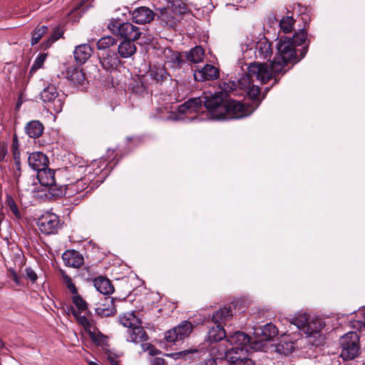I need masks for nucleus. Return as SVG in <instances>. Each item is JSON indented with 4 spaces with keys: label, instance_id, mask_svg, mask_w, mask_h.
Listing matches in <instances>:
<instances>
[{
    "label": "nucleus",
    "instance_id": "nucleus-1",
    "mask_svg": "<svg viewBox=\"0 0 365 365\" xmlns=\"http://www.w3.org/2000/svg\"><path fill=\"white\" fill-rule=\"evenodd\" d=\"M205 107L215 119H238L250 115L255 108L237 101H224L220 93H204L201 98L188 100L179 106L181 113H198Z\"/></svg>",
    "mask_w": 365,
    "mask_h": 365
},
{
    "label": "nucleus",
    "instance_id": "nucleus-2",
    "mask_svg": "<svg viewBox=\"0 0 365 365\" xmlns=\"http://www.w3.org/2000/svg\"><path fill=\"white\" fill-rule=\"evenodd\" d=\"M272 78H276L269 72L268 65L265 63H251L248 66L246 76L238 80V86L241 91H246L247 96L252 100L257 101L260 93L259 86L254 84L255 79L262 84L267 83ZM255 109L258 106L259 102L254 101Z\"/></svg>",
    "mask_w": 365,
    "mask_h": 365
},
{
    "label": "nucleus",
    "instance_id": "nucleus-3",
    "mask_svg": "<svg viewBox=\"0 0 365 365\" xmlns=\"http://www.w3.org/2000/svg\"><path fill=\"white\" fill-rule=\"evenodd\" d=\"M277 52L272 62L268 65L269 72L276 78L280 73L284 74L289 70V64H295L302 58L306 53L307 48L304 47L299 57L297 54L295 46L291 42L290 38L282 36L277 44Z\"/></svg>",
    "mask_w": 365,
    "mask_h": 365
},
{
    "label": "nucleus",
    "instance_id": "nucleus-4",
    "mask_svg": "<svg viewBox=\"0 0 365 365\" xmlns=\"http://www.w3.org/2000/svg\"><path fill=\"white\" fill-rule=\"evenodd\" d=\"M242 51L249 56L253 48L257 59L265 60L270 58L273 54L272 43L265 37L255 41L252 38L247 36L241 43Z\"/></svg>",
    "mask_w": 365,
    "mask_h": 365
},
{
    "label": "nucleus",
    "instance_id": "nucleus-5",
    "mask_svg": "<svg viewBox=\"0 0 365 365\" xmlns=\"http://www.w3.org/2000/svg\"><path fill=\"white\" fill-rule=\"evenodd\" d=\"M107 27L113 35L124 38V40L136 41L141 34L139 27L129 22L120 23L116 19H111Z\"/></svg>",
    "mask_w": 365,
    "mask_h": 365
},
{
    "label": "nucleus",
    "instance_id": "nucleus-6",
    "mask_svg": "<svg viewBox=\"0 0 365 365\" xmlns=\"http://www.w3.org/2000/svg\"><path fill=\"white\" fill-rule=\"evenodd\" d=\"M359 337L356 332L350 331L341 339V356L344 360H351L358 356Z\"/></svg>",
    "mask_w": 365,
    "mask_h": 365
},
{
    "label": "nucleus",
    "instance_id": "nucleus-7",
    "mask_svg": "<svg viewBox=\"0 0 365 365\" xmlns=\"http://www.w3.org/2000/svg\"><path fill=\"white\" fill-rule=\"evenodd\" d=\"M37 178L41 185L49 187V193L52 196L61 197L66 193L63 186H57L56 184L55 171L53 170L46 167V168L37 173Z\"/></svg>",
    "mask_w": 365,
    "mask_h": 365
},
{
    "label": "nucleus",
    "instance_id": "nucleus-8",
    "mask_svg": "<svg viewBox=\"0 0 365 365\" xmlns=\"http://www.w3.org/2000/svg\"><path fill=\"white\" fill-rule=\"evenodd\" d=\"M290 325L297 327L304 334L311 336L313 333L320 331L322 328L320 322L310 321L309 316L305 313H299L289 321Z\"/></svg>",
    "mask_w": 365,
    "mask_h": 365
},
{
    "label": "nucleus",
    "instance_id": "nucleus-9",
    "mask_svg": "<svg viewBox=\"0 0 365 365\" xmlns=\"http://www.w3.org/2000/svg\"><path fill=\"white\" fill-rule=\"evenodd\" d=\"M61 225L59 217L52 212L42 215L38 220L40 231L46 235L56 233Z\"/></svg>",
    "mask_w": 365,
    "mask_h": 365
},
{
    "label": "nucleus",
    "instance_id": "nucleus-10",
    "mask_svg": "<svg viewBox=\"0 0 365 365\" xmlns=\"http://www.w3.org/2000/svg\"><path fill=\"white\" fill-rule=\"evenodd\" d=\"M193 329L192 324L189 321L182 322L178 327L168 331L165 339L168 342L181 341L188 337Z\"/></svg>",
    "mask_w": 365,
    "mask_h": 365
},
{
    "label": "nucleus",
    "instance_id": "nucleus-11",
    "mask_svg": "<svg viewBox=\"0 0 365 365\" xmlns=\"http://www.w3.org/2000/svg\"><path fill=\"white\" fill-rule=\"evenodd\" d=\"M225 357L229 365H255L254 362L248 357L247 349L240 351L227 350Z\"/></svg>",
    "mask_w": 365,
    "mask_h": 365
},
{
    "label": "nucleus",
    "instance_id": "nucleus-12",
    "mask_svg": "<svg viewBox=\"0 0 365 365\" xmlns=\"http://www.w3.org/2000/svg\"><path fill=\"white\" fill-rule=\"evenodd\" d=\"M40 96L43 101L53 103L56 112L61 111L63 101L59 98L57 89L54 86H48L41 92Z\"/></svg>",
    "mask_w": 365,
    "mask_h": 365
},
{
    "label": "nucleus",
    "instance_id": "nucleus-13",
    "mask_svg": "<svg viewBox=\"0 0 365 365\" xmlns=\"http://www.w3.org/2000/svg\"><path fill=\"white\" fill-rule=\"evenodd\" d=\"M226 341L230 346V348L227 349V350L236 351L241 349H247V346L250 342V338L244 332L237 331L232 335L227 336Z\"/></svg>",
    "mask_w": 365,
    "mask_h": 365
},
{
    "label": "nucleus",
    "instance_id": "nucleus-14",
    "mask_svg": "<svg viewBox=\"0 0 365 365\" xmlns=\"http://www.w3.org/2000/svg\"><path fill=\"white\" fill-rule=\"evenodd\" d=\"M219 76V70L211 64H206L194 73V78L198 81L215 80L217 79Z\"/></svg>",
    "mask_w": 365,
    "mask_h": 365
},
{
    "label": "nucleus",
    "instance_id": "nucleus-15",
    "mask_svg": "<svg viewBox=\"0 0 365 365\" xmlns=\"http://www.w3.org/2000/svg\"><path fill=\"white\" fill-rule=\"evenodd\" d=\"M62 259L67 267L79 268L84 263L83 255L74 250H68L62 255Z\"/></svg>",
    "mask_w": 365,
    "mask_h": 365
},
{
    "label": "nucleus",
    "instance_id": "nucleus-16",
    "mask_svg": "<svg viewBox=\"0 0 365 365\" xmlns=\"http://www.w3.org/2000/svg\"><path fill=\"white\" fill-rule=\"evenodd\" d=\"M278 334V329L272 323H267L262 327L255 329V334L259 341H270Z\"/></svg>",
    "mask_w": 365,
    "mask_h": 365
},
{
    "label": "nucleus",
    "instance_id": "nucleus-17",
    "mask_svg": "<svg viewBox=\"0 0 365 365\" xmlns=\"http://www.w3.org/2000/svg\"><path fill=\"white\" fill-rule=\"evenodd\" d=\"M28 163L33 170L38 173L40 170L46 168V167H48V160L47 156L43 153L36 152L29 156Z\"/></svg>",
    "mask_w": 365,
    "mask_h": 365
},
{
    "label": "nucleus",
    "instance_id": "nucleus-18",
    "mask_svg": "<svg viewBox=\"0 0 365 365\" xmlns=\"http://www.w3.org/2000/svg\"><path fill=\"white\" fill-rule=\"evenodd\" d=\"M153 11L145 6L135 9L132 14L133 21L140 24L149 23L153 19Z\"/></svg>",
    "mask_w": 365,
    "mask_h": 365
},
{
    "label": "nucleus",
    "instance_id": "nucleus-19",
    "mask_svg": "<svg viewBox=\"0 0 365 365\" xmlns=\"http://www.w3.org/2000/svg\"><path fill=\"white\" fill-rule=\"evenodd\" d=\"M93 48L88 43L77 46L73 51L74 59L78 64L85 63L91 56Z\"/></svg>",
    "mask_w": 365,
    "mask_h": 365
},
{
    "label": "nucleus",
    "instance_id": "nucleus-20",
    "mask_svg": "<svg viewBox=\"0 0 365 365\" xmlns=\"http://www.w3.org/2000/svg\"><path fill=\"white\" fill-rule=\"evenodd\" d=\"M127 340L134 344H142L148 340V335L141 325H138L128 330Z\"/></svg>",
    "mask_w": 365,
    "mask_h": 365
},
{
    "label": "nucleus",
    "instance_id": "nucleus-21",
    "mask_svg": "<svg viewBox=\"0 0 365 365\" xmlns=\"http://www.w3.org/2000/svg\"><path fill=\"white\" fill-rule=\"evenodd\" d=\"M100 63L104 69L110 71L117 68L120 60L115 52L106 51L100 56Z\"/></svg>",
    "mask_w": 365,
    "mask_h": 365
},
{
    "label": "nucleus",
    "instance_id": "nucleus-22",
    "mask_svg": "<svg viewBox=\"0 0 365 365\" xmlns=\"http://www.w3.org/2000/svg\"><path fill=\"white\" fill-rule=\"evenodd\" d=\"M232 317V310L229 307H224L219 310L215 312L212 316V321L215 324H225L226 322L230 320Z\"/></svg>",
    "mask_w": 365,
    "mask_h": 365
},
{
    "label": "nucleus",
    "instance_id": "nucleus-23",
    "mask_svg": "<svg viewBox=\"0 0 365 365\" xmlns=\"http://www.w3.org/2000/svg\"><path fill=\"white\" fill-rule=\"evenodd\" d=\"M159 18L170 26L174 27L180 21V16L175 15L168 7L158 9Z\"/></svg>",
    "mask_w": 365,
    "mask_h": 365
},
{
    "label": "nucleus",
    "instance_id": "nucleus-24",
    "mask_svg": "<svg viewBox=\"0 0 365 365\" xmlns=\"http://www.w3.org/2000/svg\"><path fill=\"white\" fill-rule=\"evenodd\" d=\"M44 126L39 120H31L25 126V133L32 138H39L43 133Z\"/></svg>",
    "mask_w": 365,
    "mask_h": 365
},
{
    "label": "nucleus",
    "instance_id": "nucleus-25",
    "mask_svg": "<svg viewBox=\"0 0 365 365\" xmlns=\"http://www.w3.org/2000/svg\"><path fill=\"white\" fill-rule=\"evenodd\" d=\"M93 285L101 294L108 295L114 292V287L110 281L106 277H98L93 280Z\"/></svg>",
    "mask_w": 365,
    "mask_h": 365
},
{
    "label": "nucleus",
    "instance_id": "nucleus-26",
    "mask_svg": "<svg viewBox=\"0 0 365 365\" xmlns=\"http://www.w3.org/2000/svg\"><path fill=\"white\" fill-rule=\"evenodd\" d=\"M68 311L71 312L78 323L81 324L86 331L89 332L91 337H93L94 333L92 331V329L94 330V327L92 324V322L87 317L84 315L82 316L81 314V313L76 312L73 307H70Z\"/></svg>",
    "mask_w": 365,
    "mask_h": 365
},
{
    "label": "nucleus",
    "instance_id": "nucleus-27",
    "mask_svg": "<svg viewBox=\"0 0 365 365\" xmlns=\"http://www.w3.org/2000/svg\"><path fill=\"white\" fill-rule=\"evenodd\" d=\"M133 41H134L123 40L119 44L118 51L121 58H129L136 52V46Z\"/></svg>",
    "mask_w": 365,
    "mask_h": 365
},
{
    "label": "nucleus",
    "instance_id": "nucleus-28",
    "mask_svg": "<svg viewBox=\"0 0 365 365\" xmlns=\"http://www.w3.org/2000/svg\"><path fill=\"white\" fill-rule=\"evenodd\" d=\"M66 75L67 78L75 85H82L86 80L85 73L79 68H68Z\"/></svg>",
    "mask_w": 365,
    "mask_h": 365
},
{
    "label": "nucleus",
    "instance_id": "nucleus-29",
    "mask_svg": "<svg viewBox=\"0 0 365 365\" xmlns=\"http://www.w3.org/2000/svg\"><path fill=\"white\" fill-rule=\"evenodd\" d=\"M120 324L128 328V329L138 325L142 324V320L138 317L134 312H127L119 317Z\"/></svg>",
    "mask_w": 365,
    "mask_h": 365
},
{
    "label": "nucleus",
    "instance_id": "nucleus-30",
    "mask_svg": "<svg viewBox=\"0 0 365 365\" xmlns=\"http://www.w3.org/2000/svg\"><path fill=\"white\" fill-rule=\"evenodd\" d=\"M226 336L225 331L223 326L220 324H215L209 329L207 333V340L210 343L219 341Z\"/></svg>",
    "mask_w": 365,
    "mask_h": 365
},
{
    "label": "nucleus",
    "instance_id": "nucleus-31",
    "mask_svg": "<svg viewBox=\"0 0 365 365\" xmlns=\"http://www.w3.org/2000/svg\"><path fill=\"white\" fill-rule=\"evenodd\" d=\"M221 91L220 93L222 94L223 97V93L225 96H228L230 93H233L234 95H241V90H240V86H238V81L235 82V81H229L227 82H224L220 86ZM216 93H219L217 92Z\"/></svg>",
    "mask_w": 365,
    "mask_h": 365
},
{
    "label": "nucleus",
    "instance_id": "nucleus-32",
    "mask_svg": "<svg viewBox=\"0 0 365 365\" xmlns=\"http://www.w3.org/2000/svg\"><path fill=\"white\" fill-rule=\"evenodd\" d=\"M204 50L198 46L190 49L188 52L185 53V57L187 60L193 63H197L201 62L204 58Z\"/></svg>",
    "mask_w": 365,
    "mask_h": 365
},
{
    "label": "nucleus",
    "instance_id": "nucleus-33",
    "mask_svg": "<svg viewBox=\"0 0 365 365\" xmlns=\"http://www.w3.org/2000/svg\"><path fill=\"white\" fill-rule=\"evenodd\" d=\"M167 7L169 8L173 14L180 16V20L182 19V15L185 14L188 10L187 5L180 0H173L170 1Z\"/></svg>",
    "mask_w": 365,
    "mask_h": 365
},
{
    "label": "nucleus",
    "instance_id": "nucleus-34",
    "mask_svg": "<svg viewBox=\"0 0 365 365\" xmlns=\"http://www.w3.org/2000/svg\"><path fill=\"white\" fill-rule=\"evenodd\" d=\"M71 301L73 304L75 306L73 308L78 313H82L88 309L87 302L82 298L78 292L76 294H72Z\"/></svg>",
    "mask_w": 365,
    "mask_h": 365
},
{
    "label": "nucleus",
    "instance_id": "nucleus-35",
    "mask_svg": "<svg viewBox=\"0 0 365 365\" xmlns=\"http://www.w3.org/2000/svg\"><path fill=\"white\" fill-rule=\"evenodd\" d=\"M294 21V19L292 16L283 17L279 22L281 30L284 34L290 33L293 29Z\"/></svg>",
    "mask_w": 365,
    "mask_h": 365
},
{
    "label": "nucleus",
    "instance_id": "nucleus-36",
    "mask_svg": "<svg viewBox=\"0 0 365 365\" xmlns=\"http://www.w3.org/2000/svg\"><path fill=\"white\" fill-rule=\"evenodd\" d=\"M6 205L9 207L10 211L14 214V215L17 218L20 219L21 217V215L19 210V208L16 204V202L13 197L9 194L6 195Z\"/></svg>",
    "mask_w": 365,
    "mask_h": 365
},
{
    "label": "nucleus",
    "instance_id": "nucleus-37",
    "mask_svg": "<svg viewBox=\"0 0 365 365\" xmlns=\"http://www.w3.org/2000/svg\"><path fill=\"white\" fill-rule=\"evenodd\" d=\"M106 301L108 302V307L106 308L99 307L96 309V312L98 314L110 316L115 312L113 299L107 298Z\"/></svg>",
    "mask_w": 365,
    "mask_h": 365
},
{
    "label": "nucleus",
    "instance_id": "nucleus-38",
    "mask_svg": "<svg viewBox=\"0 0 365 365\" xmlns=\"http://www.w3.org/2000/svg\"><path fill=\"white\" fill-rule=\"evenodd\" d=\"M48 27L46 26H41L36 28L32 33L31 44L35 45L39 42L41 38L46 34Z\"/></svg>",
    "mask_w": 365,
    "mask_h": 365
},
{
    "label": "nucleus",
    "instance_id": "nucleus-39",
    "mask_svg": "<svg viewBox=\"0 0 365 365\" xmlns=\"http://www.w3.org/2000/svg\"><path fill=\"white\" fill-rule=\"evenodd\" d=\"M198 351L196 349H186L184 351H178V352H173L168 354V356L174 359H182L183 360L189 359V356L191 354L197 353Z\"/></svg>",
    "mask_w": 365,
    "mask_h": 365
},
{
    "label": "nucleus",
    "instance_id": "nucleus-40",
    "mask_svg": "<svg viewBox=\"0 0 365 365\" xmlns=\"http://www.w3.org/2000/svg\"><path fill=\"white\" fill-rule=\"evenodd\" d=\"M115 43L116 40L113 37L108 36L98 40L97 42V48L100 50H106V48L113 46Z\"/></svg>",
    "mask_w": 365,
    "mask_h": 365
},
{
    "label": "nucleus",
    "instance_id": "nucleus-41",
    "mask_svg": "<svg viewBox=\"0 0 365 365\" xmlns=\"http://www.w3.org/2000/svg\"><path fill=\"white\" fill-rule=\"evenodd\" d=\"M60 274L66 288L71 292V294H76L78 289L75 284L73 283L71 278L68 277L66 272L63 269H60Z\"/></svg>",
    "mask_w": 365,
    "mask_h": 365
},
{
    "label": "nucleus",
    "instance_id": "nucleus-42",
    "mask_svg": "<svg viewBox=\"0 0 365 365\" xmlns=\"http://www.w3.org/2000/svg\"><path fill=\"white\" fill-rule=\"evenodd\" d=\"M307 33L304 30H299L298 32H296L292 38H290L291 42L295 46H300L304 43L307 39Z\"/></svg>",
    "mask_w": 365,
    "mask_h": 365
},
{
    "label": "nucleus",
    "instance_id": "nucleus-43",
    "mask_svg": "<svg viewBox=\"0 0 365 365\" xmlns=\"http://www.w3.org/2000/svg\"><path fill=\"white\" fill-rule=\"evenodd\" d=\"M11 150L13 153V156L15 160V163L16 165H20V150H19V143L16 135H14L13 138L12 147Z\"/></svg>",
    "mask_w": 365,
    "mask_h": 365
},
{
    "label": "nucleus",
    "instance_id": "nucleus-44",
    "mask_svg": "<svg viewBox=\"0 0 365 365\" xmlns=\"http://www.w3.org/2000/svg\"><path fill=\"white\" fill-rule=\"evenodd\" d=\"M294 344L292 341H281L277 346V350L282 353L284 354H291L294 351Z\"/></svg>",
    "mask_w": 365,
    "mask_h": 365
},
{
    "label": "nucleus",
    "instance_id": "nucleus-45",
    "mask_svg": "<svg viewBox=\"0 0 365 365\" xmlns=\"http://www.w3.org/2000/svg\"><path fill=\"white\" fill-rule=\"evenodd\" d=\"M150 76L157 82L163 81L168 77V74L162 68H156L150 71Z\"/></svg>",
    "mask_w": 365,
    "mask_h": 365
},
{
    "label": "nucleus",
    "instance_id": "nucleus-46",
    "mask_svg": "<svg viewBox=\"0 0 365 365\" xmlns=\"http://www.w3.org/2000/svg\"><path fill=\"white\" fill-rule=\"evenodd\" d=\"M63 34V32L61 29L59 28H56L55 30L53 31L52 34L49 37V38L47 40V41L43 43V47L45 48L49 47L53 42L59 39L61 37H62Z\"/></svg>",
    "mask_w": 365,
    "mask_h": 365
},
{
    "label": "nucleus",
    "instance_id": "nucleus-47",
    "mask_svg": "<svg viewBox=\"0 0 365 365\" xmlns=\"http://www.w3.org/2000/svg\"><path fill=\"white\" fill-rule=\"evenodd\" d=\"M46 56L47 55L46 53H41L36 57L34 64L30 69V74L34 73L38 69L43 66L46 59Z\"/></svg>",
    "mask_w": 365,
    "mask_h": 365
},
{
    "label": "nucleus",
    "instance_id": "nucleus-48",
    "mask_svg": "<svg viewBox=\"0 0 365 365\" xmlns=\"http://www.w3.org/2000/svg\"><path fill=\"white\" fill-rule=\"evenodd\" d=\"M86 187V183L82 180L76 181L74 185H71L68 188L71 191H76L77 192H81Z\"/></svg>",
    "mask_w": 365,
    "mask_h": 365
},
{
    "label": "nucleus",
    "instance_id": "nucleus-49",
    "mask_svg": "<svg viewBox=\"0 0 365 365\" xmlns=\"http://www.w3.org/2000/svg\"><path fill=\"white\" fill-rule=\"evenodd\" d=\"M26 278L30 279L32 282H35L38 277L36 273L30 267L26 268Z\"/></svg>",
    "mask_w": 365,
    "mask_h": 365
},
{
    "label": "nucleus",
    "instance_id": "nucleus-50",
    "mask_svg": "<svg viewBox=\"0 0 365 365\" xmlns=\"http://www.w3.org/2000/svg\"><path fill=\"white\" fill-rule=\"evenodd\" d=\"M195 365H217V363L213 358H208L199 361Z\"/></svg>",
    "mask_w": 365,
    "mask_h": 365
},
{
    "label": "nucleus",
    "instance_id": "nucleus-51",
    "mask_svg": "<svg viewBox=\"0 0 365 365\" xmlns=\"http://www.w3.org/2000/svg\"><path fill=\"white\" fill-rule=\"evenodd\" d=\"M199 1H200V5L202 7L207 8V9H210L211 7H213L211 0H199Z\"/></svg>",
    "mask_w": 365,
    "mask_h": 365
},
{
    "label": "nucleus",
    "instance_id": "nucleus-52",
    "mask_svg": "<svg viewBox=\"0 0 365 365\" xmlns=\"http://www.w3.org/2000/svg\"><path fill=\"white\" fill-rule=\"evenodd\" d=\"M174 59L178 63V65H181L184 63V60L182 58V55L179 52H175L173 53Z\"/></svg>",
    "mask_w": 365,
    "mask_h": 365
},
{
    "label": "nucleus",
    "instance_id": "nucleus-53",
    "mask_svg": "<svg viewBox=\"0 0 365 365\" xmlns=\"http://www.w3.org/2000/svg\"><path fill=\"white\" fill-rule=\"evenodd\" d=\"M11 279L13 281H14L17 285L20 284V280L19 279V277H18L17 274L14 271H13L11 273Z\"/></svg>",
    "mask_w": 365,
    "mask_h": 365
},
{
    "label": "nucleus",
    "instance_id": "nucleus-54",
    "mask_svg": "<svg viewBox=\"0 0 365 365\" xmlns=\"http://www.w3.org/2000/svg\"><path fill=\"white\" fill-rule=\"evenodd\" d=\"M108 359L111 365H120L118 361L115 357L109 356Z\"/></svg>",
    "mask_w": 365,
    "mask_h": 365
},
{
    "label": "nucleus",
    "instance_id": "nucleus-55",
    "mask_svg": "<svg viewBox=\"0 0 365 365\" xmlns=\"http://www.w3.org/2000/svg\"><path fill=\"white\" fill-rule=\"evenodd\" d=\"M83 1H81L78 4V5L76 6H75L73 9H72V12H74V11H78L83 5Z\"/></svg>",
    "mask_w": 365,
    "mask_h": 365
},
{
    "label": "nucleus",
    "instance_id": "nucleus-56",
    "mask_svg": "<svg viewBox=\"0 0 365 365\" xmlns=\"http://www.w3.org/2000/svg\"><path fill=\"white\" fill-rule=\"evenodd\" d=\"M155 361L158 365H164V360L163 359L158 358L156 359Z\"/></svg>",
    "mask_w": 365,
    "mask_h": 365
},
{
    "label": "nucleus",
    "instance_id": "nucleus-57",
    "mask_svg": "<svg viewBox=\"0 0 365 365\" xmlns=\"http://www.w3.org/2000/svg\"><path fill=\"white\" fill-rule=\"evenodd\" d=\"M1 153L2 155V159H4V158L5 157L6 154V150L4 148H1Z\"/></svg>",
    "mask_w": 365,
    "mask_h": 365
},
{
    "label": "nucleus",
    "instance_id": "nucleus-58",
    "mask_svg": "<svg viewBox=\"0 0 365 365\" xmlns=\"http://www.w3.org/2000/svg\"><path fill=\"white\" fill-rule=\"evenodd\" d=\"M158 117H159V118H165V119H170V116L164 117V116H163V115H158Z\"/></svg>",
    "mask_w": 365,
    "mask_h": 365
},
{
    "label": "nucleus",
    "instance_id": "nucleus-59",
    "mask_svg": "<svg viewBox=\"0 0 365 365\" xmlns=\"http://www.w3.org/2000/svg\"><path fill=\"white\" fill-rule=\"evenodd\" d=\"M1 345H2V344H1V342L0 341V347L1 346Z\"/></svg>",
    "mask_w": 365,
    "mask_h": 365
},
{
    "label": "nucleus",
    "instance_id": "nucleus-60",
    "mask_svg": "<svg viewBox=\"0 0 365 365\" xmlns=\"http://www.w3.org/2000/svg\"><path fill=\"white\" fill-rule=\"evenodd\" d=\"M364 365H365V364H364Z\"/></svg>",
    "mask_w": 365,
    "mask_h": 365
}]
</instances>
